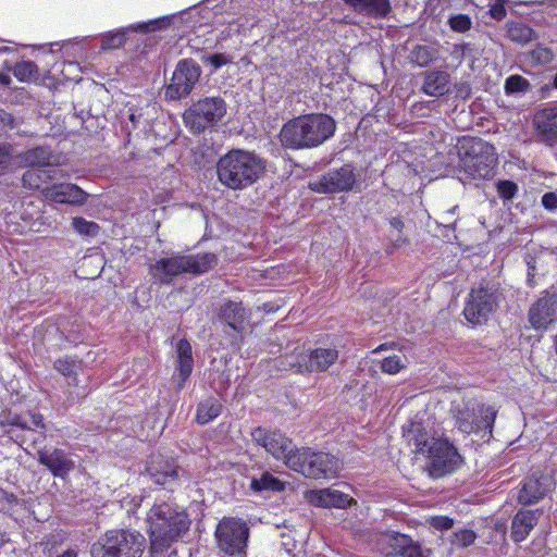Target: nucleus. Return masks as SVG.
Here are the masks:
<instances>
[{
    "instance_id": "1",
    "label": "nucleus",
    "mask_w": 557,
    "mask_h": 557,
    "mask_svg": "<svg viewBox=\"0 0 557 557\" xmlns=\"http://www.w3.org/2000/svg\"><path fill=\"white\" fill-rule=\"evenodd\" d=\"M404 436L414 447V453L428 458V470L433 478L450 474L462 463V457L451 443L431 435L419 422H411L405 428Z\"/></svg>"
},
{
    "instance_id": "2",
    "label": "nucleus",
    "mask_w": 557,
    "mask_h": 557,
    "mask_svg": "<svg viewBox=\"0 0 557 557\" xmlns=\"http://www.w3.org/2000/svg\"><path fill=\"white\" fill-rule=\"evenodd\" d=\"M146 523L151 541L152 553L169 547L185 534L190 519L182 507L166 500H156L149 509Z\"/></svg>"
},
{
    "instance_id": "3",
    "label": "nucleus",
    "mask_w": 557,
    "mask_h": 557,
    "mask_svg": "<svg viewBox=\"0 0 557 557\" xmlns=\"http://www.w3.org/2000/svg\"><path fill=\"white\" fill-rule=\"evenodd\" d=\"M265 171V161L251 151L234 149L222 156L216 163L219 182L233 190L247 188Z\"/></svg>"
},
{
    "instance_id": "4",
    "label": "nucleus",
    "mask_w": 557,
    "mask_h": 557,
    "mask_svg": "<svg viewBox=\"0 0 557 557\" xmlns=\"http://www.w3.org/2000/svg\"><path fill=\"white\" fill-rule=\"evenodd\" d=\"M335 128V121L329 115H300L283 126L281 141L292 149L312 148L333 136Z\"/></svg>"
},
{
    "instance_id": "5",
    "label": "nucleus",
    "mask_w": 557,
    "mask_h": 557,
    "mask_svg": "<svg viewBox=\"0 0 557 557\" xmlns=\"http://www.w3.org/2000/svg\"><path fill=\"white\" fill-rule=\"evenodd\" d=\"M458 170L465 182L490 180L498 163L493 145L476 137H462L457 144Z\"/></svg>"
},
{
    "instance_id": "6",
    "label": "nucleus",
    "mask_w": 557,
    "mask_h": 557,
    "mask_svg": "<svg viewBox=\"0 0 557 557\" xmlns=\"http://www.w3.org/2000/svg\"><path fill=\"white\" fill-rule=\"evenodd\" d=\"M146 539L138 531L114 529L107 531L91 547L92 557H141Z\"/></svg>"
},
{
    "instance_id": "7",
    "label": "nucleus",
    "mask_w": 557,
    "mask_h": 557,
    "mask_svg": "<svg viewBox=\"0 0 557 557\" xmlns=\"http://www.w3.org/2000/svg\"><path fill=\"white\" fill-rule=\"evenodd\" d=\"M287 467L310 479H334L343 469V462L337 457L310 448L296 449L287 460Z\"/></svg>"
},
{
    "instance_id": "8",
    "label": "nucleus",
    "mask_w": 557,
    "mask_h": 557,
    "mask_svg": "<svg viewBox=\"0 0 557 557\" xmlns=\"http://www.w3.org/2000/svg\"><path fill=\"white\" fill-rule=\"evenodd\" d=\"M216 264L213 253L175 256L162 258L150 268L151 275L161 283H170L172 278L182 273L201 274Z\"/></svg>"
},
{
    "instance_id": "9",
    "label": "nucleus",
    "mask_w": 557,
    "mask_h": 557,
    "mask_svg": "<svg viewBox=\"0 0 557 557\" xmlns=\"http://www.w3.org/2000/svg\"><path fill=\"white\" fill-rule=\"evenodd\" d=\"M226 113V103L220 97H206L194 103L185 113L187 126L195 133L218 123Z\"/></svg>"
},
{
    "instance_id": "10",
    "label": "nucleus",
    "mask_w": 557,
    "mask_h": 557,
    "mask_svg": "<svg viewBox=\"0 0 557 557\" xmlns=\"http://www.w3.org/2000/svg\"><path fill=\"white\" fill-rule=\"evenodd\" d=\"M249 530L246 523L237 518L222 519L215 529V540L219 549L225 555H239L244 552Z\"/></svg>"
},
{
    "instance_id": "11",
    "label": "nucleus",
    "mask_w": 557,
    "mask_h": 557,
    "mask_svg": "<svg viewBox=\"0 0 557 557\" xmlns=\"http://www.w3.org/2000/svg\"><path fill=\"white\" fill-rule=\"evenodd\" d=\"M499 294L493 287L473 288L463 308V315L472 324L487 320L498 305Z\"/></svg>"
},
{
    "instance_id": "12",
    "label": "nucleus",
    "mask_w": 557,
    "mask_h": 557,
    "mask_svg": "<svg viewBox=\"0 0 557 557\" xmlns=\"http://www.w3.org/2000/svg\"><path fill=\"white\" fill-rule=\"evenodd\" d=\"M252 441L263 447L276 460H283L287 466L288 458L296 454L292 440L278 430H270L265 428H256L251 432Z\"/></svg>"
},
{
    "instance_id": "13",
    "label": "nucleus",
    "mask_w": 557,
    "mask_h": 557,
    "mask_svg": "<svg viewBox=\"0 0 557 557\" xmlns=\"http://www.w3.org/2000/svg\"><path fill=\"white\" fill-rule=\"evenodd\" d=\"M200 74L201 69L195 61L182 60L178 62L172 75L171 83L166 87V98L178 100L189 95L199 81Z\"/></svg>"
},
{
    "instance_id": "14",
    "label": "nucleus",
    "mask_w": 557,
    "mask_h": 557,
    "mask_svg": "<svg viewBox=\"0 0 557 557\" xmlns=\"http://www.w3.org/2000/svg\"><path fill=\"white\" fill-rule=\"evenodd\" d=\"M356 175L351 165L331 170L318 180L310 182L311 190L320 194H335L351 190Z\"/></svg>"
},
{
    "instance_id": "15",
    "label": "nucleus",
    "mask_w": 557,
    "mask_h": 557,
    "mask_svg": "<svg viewBox=\"0 0 557 557\" xmlns=\"http://www.w3.org/2000/svg\"><path fill=\"white\" fill-rule=\"evenodd\" d=\"M496 410L492 406L479 405L472 410L460 411L457 416V424L466 434L484 432L491 435L495 421Z\"/></svg>"
},
{
    "instance_id": "16",
    "label": "nucleus",
    "mask_w": 557,
    "mask_h": 557,
    "mask_svg": "<svg viewBox=\"0 0 557 557\" xmlns=\"http://www.w3.org/2000/svg\"><path fill=\"white\" fill-rule=\"evenodd\" d=\"M529 321L535 330H546L557 321V294L545 293L529 310Z\"/></svg>"
},
{
    "instance_id": "17",
    "label": "nucleus",
    "mask_w": 557,
    "mask_h": 557,
    "mask_svg": "<svg viewBox=\"0 0 557 557\" xmlns=\"http://www.w3.org/2000/svg\"><path fill=\"white\" fill-rule=\"evenodd\" d=\"M38 461L53 474V476L65 478L75 468V461L63 449L45 447L39 449Z\"/></svg>"
},
{
    "instance_id": "18",
    "label": "nucleus",
    "mask_w": 557,
    "mask_h": 557,
    "mask_svg": "<svg viewBox=\"0 0 557 557\" xmlns=\"http://www.w3.org/2000/svg\"><path fill=\"white\" fill-rule=\"evenodd\" d=\"M170 20L168 17H161L151 20L144 23L131 25L126 29L115 30L107 33L102 36L101 48L102 49H116L120 48L126 39V30L139 32V33H151L169 25Z\"/></svg>"
},
{
    "instance_id": "19",
    "label": "nucleus",
    "mask_w": 557,
    "mask_h": 557,
    "mask_svg": "<svg viewBox=\"0 0 557 557\" xmlns=\"http://www.w3.org/2000/svg\"><path fill=\"white\" fill-rule=\"evenodd\" d=\"M44 196L58 203L81 205L86 200V193L69 183L54 184L44 188Z\"/></svg>"
},
{
    "instance_id": "20",
    "label": "nucleus",
    "mask_w": 557,
    "mask_h": 557,
    "mask_svg": "<svg viewBox=\"0 0 557 557\" xmlns=\"http://www.w3.org/2000/svg\"><path fill=\"white\" fill-rule=\"evenodd\" d=\"M306 498L311 505L324 508H346L354 502L348 495L333 488L309 491Z\"/></svg>"
},
{
    "instance_id": "21",
    "label": "nucleus",
    "mask_w": 557,
    "mask_h": 557,
    "mask_svg": "<svg viewBox=\"0 0 557 557\" xmlns=\"http://www.w3.org/2000/svg\"><path fill=\"white\" fill-rule=\"evenodd\" d=\"M450 74L444 70H431L423 74L422 91L430 97H442L450 91Z\"/></svg>"
},
{
    "instance_id": "22",
    "label": "nucleus",
    "mask_w": 557,
    "mask_h": 557,
    "mask_svg": "<svg viewBox=\"0 0 557 557\" xmlns=\"http://www.w3.org/2000/svg\"><path fill=\"white\" fill-rule=\"evenodd\" d=\"M58 158L45 147H37L16 154L15 166L45 168L58 165Z\"/></svg>"
},
{
    "instance_id": "23",
    "label": "nucleus",
    "mask_w": 557,
    "mask_h": 557,
    "mask_svg": "<svg viewBox=\"0 0 557 557\" xmlns=\"http://www.w3.org/2000/svg\"><path fill=\"white\" fill-rule=\"evenodd\" d=\"M543 510L521 509L513 517L511 523V536L515 542H522L530 534L534 525L537 523Z\"/></svg>"
},
{
    "instance_id": "24",
    "label": "nucleus",
    "mask_w": 557,
    "mask_h": 557,
    "mask_svg": "<svg viewBox=\"0 0 557 557\" xmlns=\"http://www.w3.org/2000/svg\"><path fill=\"white\" fill-rule=\"evenodd\" d=\"M552 480L548 476L535 478L531 476L527 479L519 492V503L521 504H533L539 502L544 495L550 490Z\"/></svg>"
},
{
    "instance_id": "25",
    "label": "nucleus",
    "mask_w": 557,
    "mask_h": 557,
    "mask_svg": "<svg viewBox=\"0 0 557 557\" xmlns=\"http://www.w3.org/2000/svg\"><path fill=\"white\" fill-rule=\"evenodd\" d=\"M177 361L173 380L177 382V387L182 388L189 377L194 360L191 355V346L186 339H181L176 346Z\"/></svg>"
},
{
    "instance_id": "26",
    "label": "nucleus",
    "mask_w": 557,
    "mask_h": 557,
    "mask_svg": "<svg viewBox=\"0 0 557 557\" xmlns=\"http://www.w3.org/2000/svg\"><path fill=\"white\" fill-rule=\"evenodd\" d=\"M220 317L233 330L242 332L245 329L244 323L248 313L240 302L227 301L221 307Z\"/></svg>"
},
{
    "instance_id": "27",
    "label": "nucleus",
    "mask_w": 557,
    "mask_h": 557,
    "mask_svg": "<svg viewBox=\"0 0 557 557\" xmlns=\"http://www.w3.org/2000/svg\"><path fill=\"white\" fill-rule=\"evenodd\" d=\"M282 363L286 369L297 373L311 372L310 349L297 345L290 352L284 356Z\"/></svg>"
},
{
    "instance_id": "28",
    "label": "nucleus",
    "mask_w": 557,
    "mask_h": 557,
    "mask_svg": "<svg viewBox=\"0 0 557 557\" xmlns=\"http://www.w3.org/2000/svg\"><path fill=\"white\" fill-rule=\"evenodd\" d=\"M356 12L383 17L388 14L391 10L389 0H345Z\"/></svg>"
},
{
    "instance_id": "29",
    "label": "nucleus",
    "mask_w": 557,
    "mask_h": 557,
    "mask_svg": "<svg viewBox=\"0 0 557 557\" xmlns=\"http://www.w3.org/2000/svg\"><path fill=\"white\" fill-rule=\"evenodd\" d=\"M338 359V350L335 347H318L310 350V369L313 371H326Z\"/></svg>"
},
{
    "instance_id": "30",
    "label": "nucleus",
    "mask_w": 557,
    "mask_h": 557,
    "mask_svg": "<svg viewBox=\"0 0 557 557\" xmlns=\"http://www.w3.org/2000/svg\"><path fill=\"white\" fill-rule=\"evenodd\" d=\"M409 539V536L398 532L385 533L379 541V549L385 556H400L405 546L408 545Z\"/></svg>"
},
{
    "instance_id": "31",
    "label": "nucleus",
    "mask_w": 557,
    "mask_h": 557,
    "mask_svg": "<svg viewBox=\"0 0 557 557\" xmlns=\"http://www.w3.org/2000/svg\"><path fill=\"white\" fill-rule=\"evenodd\" d=\"M222 406L216 399H206L200 403L197 409V421L206 424L215 419L221 413Z\"/></svg>"
},
{
    "instance_id": "32",
    "label": "nucleus",
    "mask_w": 557,
    "mask_h": 557,
    "mask_svg": "<svg viewBox=\"0 0 557 557\" xmlns=\"http://www.w3.org/2000/svg\"><path fill=\"white\" fill-rule=\"evenodd\" d=\"M250 487L255 492L282 491L284 488V483L273 474L264 472L260 478H253L251 480Z\"/></svg>"
},
{
    "instance_id": "33",
    "label": "nucleus",
    "mask_w": 557,
    "mask_h": 557,
    "mask_svg": "<svg viewBox=\"0 0 557 557\" xmlns=\"http://www.w3.org/2000/svg\"><path fill=\"white\" fill-rule=\"evenodd\" d=\"M13 74L20 82H34L38 79L37 65L32 61H21L13 67Z\"/></svg>"
},
{
    "instance_id": "34",
    "label": "nucleus",
    "mask_w": 557,
    "mask_h": 557,
    "mask_svg": "<svg viewBox=\"0 0 557 557\" xmlns=\"http://www.w3.org/2000/svg\"><path fill=\"white\" fill-rule=\"evenodd\" d=\"M51 176L49 175V172L42 169H33L28 170L23 174L22 181L24 187L30 188V189H38L40 188L45 183H47L48 180H50Z\"/></svg>"
},
{
    "instance_id": "35",
    "label": "nucleus",
    "mask_w": 557,
    "mask_h": 557,
    "mask_svg": "<svg viewBox=\"0 0 557 557\" xmlns=\"http://www.w3.org/2000/svg\"><path fill=\"white\" fill-rule=\"evenodd\" d=\"M436 59V51L429 46H417L410 54V60L423 67Z\"/></svg>"
},
{
    "instance_id": "36",
    "label": "nucleus",
    "mask_w": 557,
    "mask_h": 557,
    "mask_svg": "<svg viewBox=\"0 0 557 557\" xmlns=\"http://www.w3.org/2000/svg\"><path fill=\"white\" fill-rule=\"evenodd\" d=\"M407 367V358L403 355H393L381 361V370L387 374H396Z\"/></svg>"
},
{
    "instance_id": "37",
    "label": "nucleus",
    "mask_w": 557,
    "mask_h": 557,
    "mask_svg": "<svg viewBox=\"0 0 557 557\" xmlns=\"http://www.w3.org/2000/svg\"><path fill=\"white\" fill-rule=\"evenodd\" d=\"M16 154L10 145L0 144V173L17 169Z\"/></svg>"
},
{
    "instance_id": "38",
    "label": "nucleus",
    "mask_w": 557,
    "mask_h": 557,
    "mask_svg": "<svg viewBox=\"0 0 557 557\" xmlns=\"http://www.w3.org/2000/svg\"><path fill=\"white\" fill-rule=\"evenodd\" d=\"M530 88V83L528 79L522 77L521 75H510L505 81V91L506 94H517V92H525Z\"/></svg>"
},
{
    "instance_id": "39",
    "label": "nucleus",
    "mask_w": 557,
    "mask_h": 557,
    "mask_svg": "<svg viewBox=\"0 0 557 557\" xmlns=\"http://www.w3.org/2000/svg\"><path fill=\"white\" fill-rule=\"evenodd\" d=\"M11 424L24 430H33V428L45 429L42 416L40 413H30L29 420L20 416H14L11 420Z\"/></svg>"
},
{
    "instance_id": "40",
    "label": "nucleus",
    "mask_w": 557,
    "mask_h": 557,
    "mask_svg": "<svg viewBox=\"0 0 557 557\" xmlns=\"http://www.w3.org/2000/svg\"><path fill=\"white\" fill-rule=\"evenodd\" d=\"M533 30L524 24H513L508 29V36L511 40L528 42L533 38Z\"/></svg>"
},
{
    "instance_id": "41",
    "label": "nucleus",
    "mask_w": 557,
    "mask_h": 557,
    "mask_svg": "<svg viewBox=\"0 0 557 557\" xmlns=\"http://www.w3.org/2000/svg\"><path fill=\"white\" fill-rule=\"evenodd\" d=\"M81 367V361L75 358H61L54 362V369L64 376H72L76 374L77 369Z\"/></svg>"
},
{
    "instance_id": "42",
    "label": "nucleus",
    "mask_w": 557,
    "mask_h": 557,
    "mask_svg": "<svg viewBox=\"0 0 557 557\" xmlns=\"http://www.w3.org/2000/svg\"><path fill=\"white\" fill-rule=\"evenodd\" d=\"M496 190L499 198L506 202L516 197L518 193V185L512 181L503 180L496 183Z\"/></svg>"
},
{
    "instance_id": "43",
    "label": "nucleus",
    "mask_w": 557,
    "mask_h": 557,
    "mask_svg": "<svg viewBox=\"0 0 557 557\" xmlns=\"http://www.w3.org/2000/svg\"><path fill=\"white\" fill-rule=\"evenodd\" d=\"M476 534L469 529H461L453 534L451 544L456 547H468L474 543Z\"/></svg>"
},
{
    "instance_id": "44",
    "label": "nucleus",
    "mask_w": 557,
    "mask_h": 557,
    "mask_svg": "<svg viewBox=\"0 0 557 557\" xmlns=\"http://www.w3.org/2000/svg\"><path fill=\"white\" fill-rule=\"evenodd\" d=\"M72 225L77 233L86 236H95L99 231V226L96 223L83 218H74Z\"/></svg>"
},
{
    "instance_id": "45",
    "label": "nucleus",
    "mask_w": 557,
    "mask_h": 557,
    "mask_svg": "<svg viewBox=\"0 0 557 557\" xmlns=\"http://www.w3.org/2000/svg\"><path fill=\"white\" fill-rule=\"evenodd\" d=\"M534 124L536 128L548 137L557 136V125L553 121L546 120L544 116H541L540 113H536L534 116Z\"/></svg>"
},
{
    "instance_id": "46",
    "label": "nucleus",
    "mask_w": 557,
    "mask_h": 557,
    "mask_svg": "<svg viewBox=\"0 0 557 557\" xmlns=\"http://www.w3.org/2000/svg\"><path fill=\"white\" fill-rule=\"evenodd\" d=\"M554 54L550 49L546 47H537L530 52V59L533 63L545 65L552 62Z\"/></svg>"
},
{
    "instance_id": "47",
    "label": "nucleus",
    "mask_w": 557,
    "mask_h": 557,
    "mask_svg": "<svg viewBox=\"0 0 557 557\" xmlns=\"http://www.w3.org/2000/svg\"><path fill=\"white\" fill-rule=\"evenodd\" d=\"M431 550L428 548H422V546L414 542L411 537L409 539L408 545L405 546L401 557H429Z\"/></svg>"
},
{
    "instance_id": "48",
    "label": "nucleus",
    "mask_w": 557,
    "mask_h": 557,
    "mask_svg": "<svg viewBox=\"0 0 557 557\" xmlns=\"http://www.w3.org/2000/svg\"><path fill=\"white\" fill-rule=\"evenodd\" d=\"M150 471L153 481L160 485H168L171 482L175 481L177 478V471L173 468H168L164 472L153 471L152 468L148 469Z\"/></svg>"
},
{
    "instance_id": "49",
    "label": "nucleus",
    "mask_w": 557,
    "mask_h": 557,
    "mask_svg": "<svg viewBox=\"0 0 557 557\" xmlns=\"http://www.w3.org/2000/svg\"><path fill=\"white\" fill-rule=\"evenodd\" d=\"M449 25L456 32H466L471 27V20L467 15L459 14L450 17Z\"/></svg>"
},
{
    "instance_id": "50",
    "label": "nucleus",
    "mask_w": 557,
    "mask_h": 557,
    "mask_svg": "<svg viewBox=\"0 0 557 557\" xmlns=\"http://www.w3.org/2000/svg\"><path fill=\"white\" fill-rule=\"evenodd\" d=\"M205 63H209L213 70H218L221 66L227 64L231 61V58L224 53H215L202 59Z\"/></svg>"
},
{
    "instance_id": "51",
    "label": "nucleus",
    "mask_w": 557,
    "mask_h": 557,
    "mask_svg": "<svg viewBox=\"0 0 557 557\" xmlns=\"http://www.w3.org/2000/svg\"><path fill=\"white\" fill-rule=\"evenodd\" d=\"M430 524L437 530H448L453 527V519L445 516H436L430 519Z\"/></svg>"
},
{
    "instance_id": "52",
    "label": "nucleus",
    "mask_w": 557,
    "mask_h": 557,
    "mask_svg": "<svg viewBox=\"0 0 557 557\" xmlns=\"http://www.w3.org/2000/svg\"><path fill=\"white\" fill-rule=\"evenodd\" d=\"M237 13H234L232 16H227L220 21V23H225L230 26L231 32L239 33L243 24L240 23L242 17H235Z\"/></svg>"
},
{
    "instance_id": "53",
    "label": "nucleus",
    "mask_w": 557,
    "mask_h": 557,
    "mask_svg": "<svg viewBox=\"0 0 557 557\" xmlns=\"http://www.w3.org/2000/svg\"><path fill=\"white\" fill-rule=\"evenodd\" d=\"M542 205L548 210L557 209V195L555 193H546L542 197Z\"/></svg>"
},
{
    "instance_id": "54",
    "label": "nucleus",
    "mask_w": 557,
    "mask_h": 557,
    "mask_svg": "<svg viewBox=\"0 0 557 557\" xmlns=\"http://www.w3.org/2000/svg\"><path fill=\"white\" fill-rule=\"evenodd\" d=\"M456 96L460 98H468L471 94V87L468 83H460L455 85Z\"/></svg>"
},
{
    "instance_id": "55",
    "label": "nucleus",
    "mask_w": 557,
    "mask_h": 557,
    "mask_svg": "<svg viewBox=\"0 0 557 557\" xmlns=\"http://www.w3.org/2000/svg\"><path fill=\"white\" fill-rule=\"evenodd\" d=\"M490 12H491L492 17H494L495 20H498V21L503 20L506 16V10H505L504 5L500 3H496V4L492 5Z\"/></svg>"
},
{
    "instance_id": "56",
    "label": "nucleus",
    "mask_w": 557,
    "mask_h": 557,
    "mask_svg": "<svg viewBox=\"0 0 557 557\" xmlns=\"http://www.w3.org/2000/svg\"><path fill=\"white\" fill-rule=\"evenodd\" d=\"M541 116H544L548 121H553L557 119V107L545 108L539 112Z\"/></svg>"
},
{
    "instance_id": "57",
    "label": "nucleus",
    "mask_w": 557,
    "mask_h": 557,
    "mask_svg": "<svg viewBox=\"0 0 557 557\" xmlns=\"http://www.w3.org/2000/svg\"><path fill=\"white\" fill-rule=\"evenodd\" d=\"M13 119L11 114L7 113L4 110H0V123L3 125H11Z\"/></svg>"
},
{
    "instance_id": "58",
    "label": "nucleus",
    "mask_w": 557,
    "mask_h": 557,
    "mask_svg": "<svg viewBox=\"0 0 557 557\" xmlns=\"http://www.w3.org/2000/svg\"><path fill=\"white\" fill-rule=\"evenodd\" d=\"M10 71L11 69L8 66L7 72H0V84L5 86L11 84Z\"/></svg>"
},
{
    "instance_id": "59",
    "label": "nucleus",
    "mask_w": 557,
    "mask_h": 557,
    "mask_svg": "<svg viewBox=\"0 0 557 557\" xmlns=\"http://www.w3.org/2000/svg\"><path fill=\"white\" fill-rule=\"evenodd\" d=\"M389 224H391V226H392V227H394L395 230H397V231H399V232H400V231L403 230V227H404V222H403V220H401L400 218H397V216H395V218L391 219Z\"/></svg>"
},
{
    "instance_id": "60",
    "label": "nucleus",
    "mask_w": 557,
    "mask_h": 557,
    "mask_svg": "<svg viewBox=\"0 0 557 557\" xmlns=\"http://www.w3.org/2000/svg\"><path fill=\"white\" fill-rule=\"evenodd\" d=\"M59 557H77V553L75 550H66Z\"/></svg>"
},
{
    "instance_id": "61",
    "label": "nucleus",
    "mask_w": 557,
    "mask_h": 557,
    "mask_svg": "<svg viewBox=\"0 0 557 557\" xmlns=\"http://www.w3.org/2000/svg\"><path fill=\"white\" fill-rule=\"evenodd\" d=\"M554 87L557 89V73L555 74V77H554Z\"/></svg>"
}]
</instances>
